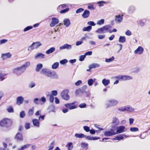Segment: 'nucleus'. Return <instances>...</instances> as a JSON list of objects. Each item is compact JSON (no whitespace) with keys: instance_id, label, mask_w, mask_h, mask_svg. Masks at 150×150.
Here are the masks:
<instances>
[{"instance_id":"f257e3e1","label":"nucleus","mask_w":150,"mask_h":150,"mask_svg":"<svg viewBox=\"0 0 150 150\" xmlns=\"http://www.w3.org/2000/svg\"><path fill=\"white\" fill-rule=\"evenodd\" d=\"M13 124L12 120L7 118L2 119L0 121V126L6 128H8L11 126Z\"/></svg>"},{"instance_id":"f03ea898","label":"nucleus","mask_w":150,"mask_h":150,"mask_svg":"<svg viewBox=\"0 0 150 150\" xmlns=\"http://www.w3.org/2000/svg\"><path fill=\"white\" fill-rule=\"evenodd\" d=\"M41 73L42 74H45V76L48 77L52 78L56 75L54 71L45 68L41 70Z\"/></svg>"},{"instance_id":"7ed1b4c3","label":"nucleus","mask_w":150,"mask_h":150,"mask_svg":"<svg viewBox=\"0 0 150 150\" xmlns=\"http://www.w3.org/2000/svg\"><path fill=\"white\" fill-rule=\"evenodd\" d=\"M111 28L110 25H106L103 27L98 28L96 31L97 33L100 34L106 33L107 31L109 32V30Z\"/></svg>"},{"instance_id":"20e7f679","label":"nucleus","mask_w":150,"mask_h":150,"mask_svg":"<svg viewBox=\"0 0 150 150\" xmlns=\"http://www.w3.org/2000/svg\"><path fill=\"white\" fill-rule=\"evenodd\" d=\"M42 44L40 42H34L28 47V50L30 51L34 49H37Z\"/></svg>"},{"instance_id":"39448f33","label":"nucleus","mask_w":150,"mask_h":150,"mask_svg":"<svg viewBox=\"0 0 150 150\" xmlns=\"http://www.w3.org/2000/svg\"><path fill=\"white\" fill-rule=\"evenodd\" d=\"M69 91L68 90L65 89L63 90L61 93V96L62 98L65 100H68L70 98L68 95Z\"/></svg>"},{"instance_id":"423d86ee","label":"nucleus","mask_w":150,"mask_h":150,"mask_svg":"<svg viewBox=\"0 0 150 150\" xmlns=\"http://www.w3.org/2000/svg\"><path fill=\"white\" fill-rule=\"evenodd\" d=\"M76 103V102H74L71 103H67L64 105V106L70 110L74 109L77 108Z\"/></svg>"},{"instance_id":"0eeeda50","label":"nucleus","mask_w":150,"mask_h":150,"mask_svg":"<svg viewBox=\"0 0 150 150\" xmlns=\"http://www.w3.org/2000/svg\"><path fill=\"white\" fill-rule=\"evenodd\" d=\"M116 128L117 129V130L116 132H115L116 134L121 133L125 132L126 130V129L125 130V127L123 126H120L119 127H117Z\"/></svg>"},{"instance_id":"6e6552de","label":"nucleus","mask_w":150,"mask_h":150,"mask_svg":"<svg viewBox=\"0 0 150 150\" xmlns=\"http://www.w3.org/2000/svg\"><path fill=\"white\" fill-rule=\"evenodd\" d=\"M123 15L120 14L116 15L115 16V20L117 23H120L122 22L123 19Z\"/></svg>"},{"instance_id":"1a4fd4ad","label":"nucleus","mask_w":150,"mask_h":150,"mask_svg":"<svg viewBox=\"0 0 150 150\" xmlns=\"http://www.w3.org/2000/svg\"><path fill=\"white\" fill-rule=\"evenodd\" d=\"M58 19L56 18L53 17L52 19V21L50 24V26L51 27L54 26L59 23Z\"/></svg>"},{"instance_id":"9d476101","label":"nucleus","mask_w":150,"mask_h":150,"mask_svg":"<svg viewBox=\"0 0 150 150\" xmlns=\"http://www.w3.org/2000/svg\"><path fill=\"white\" fill-rule=\"evenodd\" d=\"M15 139L18 141H22L23 139V135L20 132L17 133L16 135Z\"/></svg>"},{"instance_id":"9b49d317","label":"nucleus","mask_w":150,"mask_h":150,"mask_svg":"<svg viewBox=\"0 0 150 150\" xmlns=\"http://www.w3.org/2000/svg\"><path fill=\"white\" fill-rule=\"evenodd\" d=\"M118 103V101L116 100H111L108 101V107L115 106Z\"/></svg>"},{"instance_id":"f8f14e48","label":"nucleus","mask_w":150,"mask_h":150,"mask_svg":"<svg viewBox=\"0 0 150 150\" xmlns=\"http://www.w3.org/2000/svg\"><path fill=\"white\" fill-rule=\"evenodd\" d=\"M116 134L114 130L113 129H111L110 131L105 132L104 134L106 136H110Z\"/></svg>"},{"instance_id":"ddd939ff","label":"nucleus","mask_w":150,"mask_h":150,"mask_svg":"<svg viewBox=\"0 0 150 150\" xmlns=\"http://www.w3.org/2000/svg\"><path fill=\"white\" fill-rule=\"evenodd\" d=\"M132 79V77L127 75L121 76L119 77V79L123 81L129 80Z\"/></svg>"},{"instance_id":"4468645a","label":"nucleus","mask_w":150,"mask_h":150,"mask_svg":"<svg viewBox=\"0 0 150 150\" xmlns=\"http://www.w3.org/2000/svg\"><path fill=\"white\" fill-rule=\"evenodd\" d=\"M143 48L142 47L139 46L134 51V53L135 54H141L143 52Z\"/></svg>"},{"instance_id":"2eb2a0df","label":"nucleus","mask_w":150,"mask_h":150,"mask_svg":"<svg viewBox=\"0 0 150 150\" xmlns=\"http://www.w3.org/2000/svg\"><path fill=\"white\" fill-rule=\"evenodd\" d=\"M24 101V98L22 96H20L18 97L16 99V104L20 105L22 104Z\"/></svg>"},{"instance_id":"dca6fc26","label":"nucleus","mask_w":150,"mask_h":150,"mask_svg":"<svg viewBox=\"0 0 150 150\" xmlns=\"http://www.w3.org/2000/svg\"><path fill=\"white\" fill-rule=\"evenodd\" d=\"M11 56V54L9 53H6V54H3L1 55V57L3 59H6L7 58H10Z\"/></svg>"},{"instance_id":"f3484780","label":"nucleus","mask_w":150,"mask_h":150,"mask_svg":"<svg viewBox=\"0 0 150 150\" xmlns=\"http://www.w3.org/2000/svg\"><path fill=\"white\" fill-rule=\"evenodd\" d=\"M71 45H69L67 44H64L63 46H61L59 48L61 50H62L65 49H66L69 50L71 49Z\"/></svg>"},{"instance_id":"a211bd4d","label":"nucleus","mask_w":150,"mask_h":150,"mask_svg":"<svg viewBox=\"0 0 150 150\" xmlns=\"http://www.w3.org/2000/svg\"><path fill=\"white\" fill-rule=\"evenodd\" d=\"M90 12L88 10H85L82 14V16L84 18H88L90 15Z\"/></svg>"},{"instance_id":"6ab92c4d","label":"nucleus","mask_w":150,"mask_h":150,"mask_svg":"<svg viewBox=\"0 0 150 150\" xmlns=\"http://www.w3.org/2000/svg\"><path fill=\"white\" fill-rule=\"evenodd\" d=\"M39 120H38L37 119H34L32 120V122L34 126L36 127H39L40 126Z\"/></svg>"},{"instance_id":"aec40b11","label":"nucleus","mask_w":150,"mask_h":150,"mask_svg":"<svg viewBox=\"0 0 150 150\" xmlns=\"http://www.w3.org/2000/svg\"><path fill=\"white\" fill-rule=\"evenodd\" d=\"M130 108L127 106H125L124 107L120 108L119 110L121 111H130Z\"/></svg>"},{"instance_id":"412c9836","label":"nucleus","mask_w":150,"mask_h":150,"mask_svg":"<svg viewBox=\"0 0 150 150\" xmlns=\"http://www.w3.org/2000/svg\"><path fill=\"white\" fill-rule=\"evenodd\" d=\"M128 136H127L124 134L121 135L119 136H117L115 137V140H120L121 139H123L125 137V138L128 137Z\"/></svg>"},{"instance_id":"4be33fe9","label":"nucleus","mask_w":150,"mask_h":150,"mask_svg":"<svg viewBox=\"0 0 150 150\" xmlns=\"http://www.w3.org/2000/svg\"><path fill=\"white\" fill-rule=\"evenodd\" d=\"M34 110V108L33 107L31 108H30L28 112V115L29 116H31L33 114Z\"/></svg>"},{"instance_id":"5701e85b","label":"nucleus","mask_w":150,"mask_h":150,"mask_svg":"<svg viewBox=\"0 0 150 150\" xmlns=\"http://www.w3.org/2000/svg\"><path fill=\"white\" fill-rule=\"evenodd\" d=\"M45 57V55L42 53H39L37 54L35 57V59L38 58H44Z\"/></svg>"},{"instance_id":"b1692460","label":"nucleus","mask_w":150,"mask_h":150,"mask_svg":"<svg viewBox=\"0 0 150 150\" xmlns=\"http://www.w3.org/2000/svg\"><path fill=\"white\" fill-rule=\"evenodd\" d=\"M110 83V81L109 79L107 80L104 79L102 81V83L105 86L108 85Z\"/></svg>"},{"instance_id":"393cba45","label":"nucleus","mask_w":150,"mask_h":150,"mask_svg":"<svg viewBox=\"0 0 150 150\" xmlns=\"http://www.w3.org/2000/svg\"><path fill=\"white\" fill-rule=\"evenodd\" d=\"M64 24L66 27L69 26L70 24L69 20L68 19H65L64 21Z\"/></svg>"},{"instance_id":"a878e982","label":"nucleus","mask_w":150,"mask_h":150,"mask_svg":"<svg viewBox=\"0 0 150 150\" xmlns=\"http://www.w3.org/2000/svg\"><path fill=\"white\" fill-rule=\"evenodd\" d=\"M75 136L76 138H84L86 137V136L82 133L80 134L76 133L75 134Z\"/></svg>"},{"instance_id":"bb28decb","label":"nucleus","mask_w":150,"mask_h":150,"mask_svg":"<svg viewBox=\"0 0 150 150\" xmlns=\"http://www.w3.org/2000/svg\"><path fill=\"white\" fill-rule=\"evenodd\" d=\"M55 50V48L54 47H52L50 48L49 50H47L46 53L47 54H49L52 53Z\"/></svg>"},{"instance_id":"cd10ccee","label":"nucleus","mask_w":150,"mask_h":150,"mask_svg":"<svg viewBox=\"0 0 150 150\" xmlns=\"http://www.w3.org/2000/svg\"><path fill=\"white\" fill-rule=\"evenodd\" d=\"M43 67L42 64H38L36 67V68L35 69L36 71L37 72H39L40 70Z\"/></svg>"},{"instance_id":"c85d7f7f","label":"nucleus","mask_w":150,"mask_h":150,"mask_svg":"<svg viewBox=\"0 0 150 150\" xmlns=\"http://www.w3.org/2000/svg\"><path fill=\"white\" fill-rule=\"evenodd\" d=\"M68 150H71L73 148L72 143L71 142L68 143L66 145Z\"/></svg>"},{"instance_id":"c756f323","label":"nucleus","mask_w":150,"mask_h":150,"mask_svg":"<svg viewBox=\"0 0 150 150\" xmlns=\"http://www.w3.org/2000/svg\"><path fill=\"white\" fill-rule=\"evenodd\" d=\"M30 145H31L30 144L25 145H24L22 146L21 148L18 149V150H24V149L28 148L30 146Z\"/></svg>"},{"instance_id":"7c9ffc66","label":"nucleus","mask_w":150,"mask_h":150,"mask_svg":"<svg viewBox=\"0 0 150 150\" xmlns=\"http://www.w3.org/2000/svg\"><path fill=\"white\" fill-rule=\"evenodd\" d=\"M86 139L90 140H96L98 139L99 137H91L90 136H87L85 137Z\"/></svg>"},{"instance_id":"2f4dec72","label":"nucleus","mask_w":150,"mask_h":150,"mask_svg":"<svg viewBox=\"0 0 150 150\" xmlns=\"http://www.w3.org/2000/svg\"><path fill=\"white\" fill-rule=\"evenodd\" d=\"M112 123L115 125H117L119 123V121L118 119L116 117H115L113 119Z\"/></svg>"},{"instance_id":"473e14b6","label":"nucleus","mask_w":150,"mask_h":150,"mask_svg":"<svg viewBox=\"0 0 150 150\" xmlns=\"http://www.w3.org/2000/svg\"><path fill=\"white\" fill-rule=\"evenodd\" d=\"M126 38L125 36H120L119 38V42L121 43H123L125 42Z\"/></svg>"},{"instance_id":"72a5a7b5","label":"nucleus","mask_w":150,"mask_h":150,"mask_svg":"<svg viewBox=\"0 0 150 150\" xmlns=\"http://www.w3.org/2000/svg\"><path fill=\"white\" fill-rule=\"evenodd\" d=\"M92 28V27L91 26H88L87 27H84L83 29V31H90Z\"/></svg>"},{"instance_id":"f704fd0d","label":"nucleus","mask_w":150,"mask_h":150,"mask_svg":"<svg viewBox=\"0 0 150 150\" xmlns=\"http://www.w3.org/2000/svg\"><path fill=\"white\" fill-rule=\"evenodd\" d=\"M59 65V63L58 62L54 63L52 66V68L53 69H55L58 67Z\"/></svg>"},{"instance_id":"c9c22d12","label":"nucleus","mask_w":150,"mask_h":150,"mask_svg":"<svg viewBox=\"0 0 150 150\" xmlns=\"http://www.w3.org/2000/svg\"><path fill=\"white\" fill-rule=\"evenodd\" d=\"M30 64V62H28L25 63L23 65L21 66V67L23 68H24L25 69L28 67Z\"/></svg>"},{"instance_id":"e433bc0d","label":"nucleus","mask_w":150,"mask_h":150,"mask_svg":"<svg viewBox=\"0 0 150 150\" xmlns=\"http://www.w3.org/2000/svg\"><path fill=\"white\" fill-rule=\"evenodd\" d=\"M66 6L67 5L65 4H62L59 6L57 8L58 11H59V10L65 8L66 7Z\"/></svg>"},{"instance_id":"4c0bfd02","label":"nucleus","mask_w":150,"mask_h":150,"mask_svg":"<svg viewBox=\"0 0 150 150\" xmlns=\"http://www.w3.org/2000/svg\"><path fill=\"white\" fill-rule=\"evenodd\" d=\"M130 131L132 132H136L139 131V129L137 127H131L130 128Z\"/></svg>"},{"instance_id":"58836bf2","label":"nucleus","mask_w":150,"mask_h":150,"mask_svg":"<svg viewBox=\"0 0 150 150\" xmlns=\"http://www.w3.org/2000/svg\"><path fill=\"white\" fill-rule=\"evenodd\" d=\"M6 75L7 74H2L1 73H0V80L1 81H2L4 80L5 78L4 77V76Z\"/></svg>"},{"instance_id":"ea45409f","label":"nucleus","mask_w":150,"mask_h":150,"mask_svg":"<svg viewBox=\"0 0 150 150\" xmlns=\"http://www.w3.org/2000/svg\"><path fill=\"white\" fill-rule=\"evenodd\" d=\"M25 115V112L22 111L20 112V116L21 118H23Z\"/></svg>"},{"instance_id":"a19ab883","label":"nucleus","mask_w":150,"mask_h":150,"mask_svg":"<svg viewBox=\"0 0 150 150\" xmlns=\"http://www.w3.org/2000/svg\"><path fill=\"white\" fill-rule=\"evenodd\" d=\"M49 96L50 101L51 103H53L54 100V97L51 94L49 95Z\"/></svg>"},{"instance_id":"79ce46f5","label":"nucleus","mask_w":150,"mask_h":150,"mask_svg":"<svg viewBox=\"0 0 150 150\" xmlns=\"http://www.w3.org/2000/svg\"><path fill=\"white\" fill-rule=\"evenodd\" d=\"M69 10V8H67L66 9L62 10L61 11H59V13H66Z\"/></svg>"},{"instance_id":"37998d69","label":"nucleus","mask_w":150,"mask_h":150,"mask_svg":"<svg viewBox=\"0 0 150 150\" xmlns=\"http://www.w3.org/2000/svg\"><path fill=\"white\" fill-rule=\"evenodd\" d=\"M104 20L103 19H101L98 21L97 24L99 25H101L104 23Z\"/></svg>"},{"instance_id":"c03bdc74","label":"nucleus","mask_w":150,"mask_h":150,"mask_svg":"<svg viewBox=\"0 0 150 150\" xmlns=\"http://www.w3.org/2000/svg\"><path fill=\"white\" fill-rule=\"evenodd\" d=\"M7 110L9 112H14V110L13 108L11 106H10L7 108Z\"/></svg>"},{"instance_id":"a18cd8bd","label":"nucleus","mask_w":150,"mask_h":150,"mask_svg":"<svg viewBox=\"0 0 150 150\" xmlns=\"http://www.w3.org/2000/svg\"><path fill=\"white\" fill-rule=\"evenodd\" d=\"M33 28L32 26H28L25 28L23 30L24 32H26L30 29H32Z\"/></svg>"},{"instance_id":"49530a36","label":"nucleus","mask_w":150,"mask_h":150,"mask_svg":"<svg viewBox=\"0 0 150 150\" xmlns=\"http://www.w3.org/2000/svg\"><path fill=\"white\" fill-rule=\"evenodd\" d=\"M114 59V58L113 56L111 58L108 59H105L106 62H112Z\"/></svg>"},{"instance_id":"de8ad7c7","label":"nucleus","mask_w":150,"mask_h":150,"mask_svg":"<svg viewBox=\"0 0 150 150\" xmlns=\"http://www.w3.org/2000/svg\"><path fill=\"white\" fill-rule=\"evenodd\" d=\"M105 2L104 1H98L97 2V4H98L100 7L102 6H103V4L105 3Z\"/></svg>"},{"instance_id":"09e8293b","label":"nucleus","mask_w":150,"mask_h":150,"mask_svg":"<svg viewBox=\"0 0 150 150\" xmlns=\"http://www.w3.org/2000/svg\"><path fill=\"white\" fill-rule=\"evenodd\" d=\"M99 67V64H93L91 65V67H90V69H91L93 68H95L96 67Z\"/></svg>"},{"instance_id":"8fccbe9b","label":"nucleus","mask_w":150,"mask_h":150,"mask_svg":"<svg viewBox=\"0 0 150 150\" xmlns=\"http://www.w3.org/2000/svg\"><path fill=\"white\" fill-rule=\"evenodd\" d=\"M88 85L90 86L92 85L93 83V80L92 79H89L88 81Z\"/></svg>"},{"instance_id":"3c124183","label":"nucleus","mask_w":150,"mask_h":150,"mask_svg":"<svg viewBox=\"0 0 150 150\" xmlns=\"http://www.w3.org/2000/svg\"><path fill=\"white\" fill-rule=\"evenodd\" d=\"M88 8L89 9L92 10H94L96 8L95 7H94L93 5H88Z\"/></svg>"},{"instance_id":"603ef678","label":"nucleus","mask_w":150,"mask_h":150,"mask_svg":"<svg viewBox=\"0 0 150 150\" xmlns=\"http://www.w3.org/2000/svg\"><path fill=\"white\" fill-rule=\"evenodd\" d=\"M83 128L87 132H88L89 131L90 129V128L89 127L87 126H84L83 127Z\"/></svg>"},{"instance_id":"864d4df0","label":"nucleus","mask_w":150,"mask_h":150,"mask_svg":"<svg viewBox=\"0 0 150 150\" xmlns=\"http://www.w3.org/2000/svg\"><path fill=\"white\" fill-rule=\"evenodd\" d=\"M86 57V56L85 54L80 56L79 57V60L80 61H83L84 60V58H85Z\"/></svg>"},{"instance_id":"5fc2aeb1","label":"nucleus","mask_w":150,"mask_h":150,"mask_svg":"<svg viewBox=\"0 0 150 150\" xmlns=\"http://www.w3.org/2000/svg\"><path fill=\"white\" fill-rule=\"evenodd\" d=\"M54 142H53L51 143L49 148L48 149L49 150H52L54 148Z\"/></svg>"},{"instance_id":"6e6d98bb","label":"nucleus","mask_w":150,"mask_h":150,"mask_svg":"<svg viewBox=\"0 0 150 150\" xmlns=\"http://www.w3.org/2000/svg\"><path fill=\"white\" fill-rule=\"evenodd\" d=\"M30 124L29 123H26L25 125V127L26 129H28L30 128Z\"/></svg>"},{"instance_id":"4d7b16f0","label":"nucleus","mask_w":150,"mask_h":150,"mask_svg":"<svg viewBox=\"0 0 150 150\" xmlns=\"http://www.w3.org/2000/svg\"><path fill=\"white\" fill-rule=\"evenodd\" d=\"M8 41L7 40L3 39L0 40V44L1 45L5 43Z\"/></svg>"},{"instance_id":"13d9d810","label":"nucleus","mask_w":150,"mask_h":150,"mask_svg":"<svg viewBox=\"0 0 150 150\" xmlns=\"http://www.w3.org/2000/svg\"><path fill=\"white\" fill-rule=\"evenodd\" d=\"M68 61L66 59H64L60 61V63L61 64H64L67 63Z\"/></svg>"},{"instance_id":"bf43d9fd","label":"nucleus","mask_w":150,"mask_h":150,"mask_svg":"<svg viewBox=\"0 0 150 150\" xmlns=\"http://www.w3.org/2000/svg\"><path fill=\"white\" fill-rule=\"evenodd\" d=\"M84 9L82 8H80L79 9H78L76 11V13H79L80 12H82V11H84Z\"/></svg>"},{"instance_id":"052dcab7","label":"nucleus","mask_w":150,"mask_h":150,"mask_svg":"<svg viewBox=\"0 0 150 150\" xmlns=\"http://www.w3.org/2000/svg\"><path fill=\"white\" fill-rule=\"evenodd\" d=\"M46 100V99L44 97H42L39 100V101L42 102L43 103V104L45 102Z\"/></svg>"},{"instance_id":"680f3d73","label":"nucleus","mask_w":150,"mask_h":150,"mask_svg":"<svg viewBox=\"0 0 150 150\" xmlns=\"http://www.w3.org/2000/svg\"><path fill=\"white\" fill-rule=\"evenodd\" d=\"M51 93L52 94H51L54 96H56L57 94V92L56 90H53L52 91Z\"/></svg>"},{"instance_id":"e2e57ef3","label":"nucleus","mask_w":150,"mask_h":150,"mask_svg":"<svg viewBox=\"0 0 150 150\" xmlns=\"http://www.w3.org/2000/svg\"><path fill=\"white\" fill-rule=\"evenodd\" d=\"M105 37V35H99L98 36V38L99 39H102Z\"/></svg>"},{"instance_id":"0e129e2a","label":"nucleus","mask_w":150,"mask_h":150,"mask_svg":"<svg viewBox=\"0 0 150 150\" xmlns=\"http://www.w3.org/2000/svg\"><path fill=\"white\" fill-rule=\"evenodd\" d=\"M86 106V104L85 103H83L79 105V107L80 108H84Z\"/></svg>"},{"instance_id":"69168bd1","label":"nucleus","mask_w":150,"mask_h":150,"mask_svg":"<svg viewBox=\"0 0 150 150\" xmlns=\"http://www.w3.org/2000/svg\"><path fill=\"white\" fill-rule=\"evenodd\" d=\"M126 35L128 36H130L131 35L132 33L129 30L127 31L125 33Z\"/></svg>"},{"instance_id":"338daca9","label":"nucleus","mask_w":150,"mask_h":150,"mask_svg":"<svg viewBox=\"0 0 150 150\" xmlns=\"http://www.w3.org/2000/svg\"><path fill=\"white\" fill-rule=\"evenodd\" d=\"M88 25H90L92 26H95L96 24L94 23V22L91 21H90L88 23Z\"/></svg>"},{"instance_id":"774afa93","label":"nucleus","mask_w":150,"mask_h":150,"mask_svg":"<svg viewBox=\"0 0 150 150\" xmlns=\"http://www.w3.org/2000/svg\"><path fill=\"white\" fill-rule=\"evenodd\" d=\"M39 100H38V98H35L34 101V103L36 104H38L39 103Z\"/></svg>"}]
</instances>
